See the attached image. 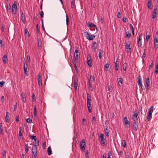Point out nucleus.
<instances>
[{
  "label": "nucleus",
  "mask_w": 158,
  "mask_h": 158,
  "mask_svg": "<svg viewBox=\"0 0 158 158\" xmlns=\"http://www.w3.org/2000/svg\"><path fill=\"white\" fill-rule=\"evenodd\" d=\"M84 34L86 38L89 40H93L95 37V36L91 35L88 32H84Z\"/></svg>",
  "instance_id": "nucleus-1"
},
{
  "label": "nucleus",
  "mask_w": 158,
  "mask_h": 158,
  "mask_svg": "<svg viewBox=\"0 0 158 158\" xmlns=\"http://www.w3.org/2000/svg\"><path fill=\"white\" fill-rule=\"evenodd\" d=\"M104 135L103 134H101L99 137V140L102 146H103L105 143V139L104 138Z\"/></svg>",
  "instance_id": "nucleus-2"
},
{
  "label": "nucleus",
  "mask_w": 158,
  "mask_h": 158,
  "mask_svg": "<svg viewBox=\"0 0 158 158\" xmlns=\"http://www.w3.org/2000/svg\"><path fill=\"white\" fill-rule=\"evenodd\" d=\"M80 147L81 150H84L85 149V143L84 139H83L80 142Z\"/></svg>",
  "instance_id": "nucleus-3"
},
{
  "label": "nucleus",
  "mask_w": 158,
  "mask_h": 158,
  "mask_svg": "<svg viewBox=\"0 0 158 158\" xmlns=\"http://www.w3.org/2000/svg\"><path fill=\"white\" fill-rule=\"evenodd\" d=\"M32 154L33 156V158H36L37 155V148L35 147H32Z\"/></svg>",
  "instance_id": "nucleus-4"
},
{
  "label": "nucleus",
  "mask_w": 158,
  "mask_h": 158,
  "mask_svg": "<svg viewBox=\"0 0 158 158\" xmlns=\"http://www.w3.org/2000/svg\"><path fill=\"white\" fill-rule=\"evenodd\" d=\"M142 36V34H141L139 35V37L138 41L137 42L138 46L139 47H140L142 46V42H141V38Z\"/></svg>",
  "instance_id": "nucleus-5"
},
{
  "label": "nucleus",
  "mask_w": 158,
  "mask_h": 158,
  "mask_svg": "<svg viewBox=\"0 0 158 158\" xmlns=\"http://www.w3.org/2000/svg\"><path fill=\"white\" fill-rule=\"evenodd\" d=\"M145 85H146V89L147 90H148L149 89V87L150 85V82L149 81V77H147L146 78V82H145Z\"/></svg>",
  "instance_id": "nucleus-6"
},
{
  "label": "nucleus",
  "mask_w": 158,
  "mask_h": 158,
  "mask_svg": "<svg viewBox=\"0 0 158 158\" xmlns=\"http://www.w3.org/2000/svg\"><path fill=\"white\" fill-rule=\"evenodd\" d=\"M92 63L91 61V58L90 55H88L87 58V64L90 67H91L92 66L91 64Z\"/></svg>",
  "instance_id": "nucleus-7"
},
{
  "label": "nucleus",
  "mask_w": 158,
  "mask_h": 158,
  "mask_svg": "<svg viewBox=\"0 0 158 158\" xmlns=\"http://www.w3.org/2000/svg\"><path fill=\"white\" fill-rule=\"evenodd\" d=\"M130 44L129 41H127L126 43L125 47L126 48V49L127 50V52H131V48H130Z\"/></svg>",
  "instance_id": "nucleus-8"
},
{
  "label": "nucleus",
  "mask_w": 158,
  "mask_h": 158,
  "mask_svg": "<svg viewBox=\"0 0 158 158\" xmlns=\"http://www.w3.org/2000/svg\"><path fill=\"white\" fill-rule=\"evenodd\" d=\"M137 111H135L133 115L132 116V119L134 121H135L137 120V116H138Z\"/></svg>",
  "instance_id": "nucleus-9"
},
{
  "label": "nucleus",
  "mask_w": 158,
  "mask_h": 158,
  "mask_svg": "<svg viewBox=\"0 0 158 158\" xmlns=\"http://www.w3.org/2000/svg\"><path fill=\"white\" fill-rule=\"evenodd\" d=\"M38 81L39 86H42V77L39 74L38 76Z\"/></svg>",
  "instance_id": "nucleus-10"
},
{
  "label": "nucleus",
  "mask_w": 158,
  "mask_h": 158,
  "mask_svg": "<svg viewBox=\"0 0 158 158\" xmlns=\"http://www.w3.org/2000/svg\"><path fill=\"white\" fill-rule=\"evenodd\" d=\"M74 57L76 59H78V50L77 48H76L74 54Z\"/></svg>",
  "instance_id": "nucleus-11"
},
{
  "label": "nucleus",
  "mask_w": 158,
  "mask_h": 158,
  "mask_svg": "<svg viewBox=\"0 0 158 158\" xmlns=\"http://www.w3.org/2000/svg\"><path fill=\"white\" fill-rule=\"evenodd\" d=\"M117 81L118 83V85L120 86H121L123 85V79L122 78H119L117 79Z\"/></svg>",
  "instance_id": "nucleus-12"
},
{
  "label": "nucleus",
  "mask_w": 158,
  "mask_h": 158,
  "mask_svg": "<svg viewBox=\"0 0 158 158\" xmlns=\"http://www.w3.org/2000/svg\"><path fill=\"white\" fill-rule=\"evenodd\" d=\"M157 8L155 6L152 15V18L154 19L156 17V14Z\"/></svg>",
  "instance_id": "nucleus-13"
},
{
  "label": "nucleus",
  "mask_w": 158,
  "mask_h": 158,
  "mask_svg": "<svg viewBox=\"0 0 158 158\" xmlns=\"http://www.w3.org/2000/svg\"><path fill=\"white\" fill-rule=\"evenodd\" d=\"M133 128L135 131H137L138 129V125L136 122H134L133 123Z\"/></svg>",
  "instance_id": "nucleus-14"
},
{
  "label": "nucleus",
  "mask_w": 158,
  "mask_h": 158,
  "mask_svg": "<svg viewBox=\"0 0 158 158\" xmlns=\"http://www.w3.org/2000/svg\"><path fill=\"white\" fill-rule=\"evenodd\" d=\"M6 114L5 119L7 123H9L10 122L9 114L8 112H6Z\"/></svg>",
  "instance_id": "nucleus-15"
},
{
  "label": "nucleus",
  "mask_w": 158,
  "mask_h": 158,
  "mask_svg": "<svg viewBox=\"0 0 158 158\" xmlns=\"http://www.w3.org/2000/svg\"><path fill=\"white\" fill-rule=\"evenodd\" d=\"M141 77L139 75L138 77V84L141 87L142 89H143L142 87L143 85H142V84L141 82Z\"/></svg>",
  "instance_id": "nucleus-16"
},
{
  "label": "nucleus",
  "mask_w": 158,
  "mask_h": 158,
  "mask_svg": "<svg viewBox=\"0 0 158 158\" xmlns=\"http://www.w3.org/2000/svg\"><path fill=\"white\" fill-rule=\"evenodd\" d=\"M87 107L88 109L89 112V113H91L92 110V107L91 106V102H87Z\"/></svg>",
  "instance_id": "nucleus-17"
},
{
  "label": "nucleus",
  "mask_w": 158,
  "mask_h": 158,
  "mask_svg": "<svg viewBox=\"0 0 158 158\" xmlns=\"http://www.w3.org/2000/svg\"><path fill=\"white\" fill-rule=\"evenodd\" d=\"M92 48V50L95 52H96L97 48V44L96 42H95L93 43Z\"/></svg>",
  "instance_id": "nucleus-18"
},
{
  "label": "nucleus",
  "mask_w": 158,
  "mask_h": 158,
  "mask_svg": "<svg viewBox=\"0 0 158 158\" xmlns=\"http://www.w3.org/2000/svg\"><path fill=\"white\" fill-rule=\"evenodd\" d=\"M124 122L125 124L128 125L129 126L130 125V123L127 119L126 117H125L123 118Z\"/></svg>",
  "instance_id": "nucleus-19"
},
{
  "label": "nucleus",
  "mask_w": 158,
  "mask_h": 158,
  "mask_svg": "<svg viewBox=\"0 0 158 158\" xmlns=\"http://www.w3.org/2000/svg\"><path fill=\"white\" fill-rule=\"evenodd\" d=\"M7 59V56L6 55H4L2 58L3 63L4 64H6Z\"/></svg>",
  "instance_id": "nucleus-20"
},
{
  "label": "nucleus",
  "mask_w": 158,
  "mask_h": 158,
  "mask_svg": "<svg viewBox=\"0 0 158 158\" xmlns=\"http://www.w3.org/2000/svg\"><path fill=\"white\" fill-rule=\"evenodd\" d=\"M21 19L22 21V22L24 23L25 22L26 20L25 19V15L23 14V13H22L21 15Z\"/></svg>",
  "instance_id": "nucleus-21"
},
{
  "label": "nucleus",
  "mask_w": 158,
  "mask_h": 158,
  "mask_svg": "<svg viewBox=\"0 0 158 158\" xmlns=\"http://www.w3.org/2000/svg\"><path fill=\"white\" fill-rule=\"evenodd\" d=\"M119 62L117 60H116L115 64V68L116 70H118L119 68Z\"/></svg>",
  "instance_id": "nucleus-22"
},
{
  "label": "nucleus",
  "mask_w": 158,
  "mask_h": 158,
  "mask_svg": "<svg viewBox=\"0 0 158 158\" xmlns=\"http://www.w3.org/2000/svg\"><path fill=\"white\" fill-rule=\"evenodd\" d=\"M22 97L23 99V102L24 103L26 101L25 94L23 93H22Z\"/></svg>",
  "instance_id": "nucleus-23"
},
{
  "label": "nucleus",
  "mask_w": 158,
  "mask_h": 158,
  "mask_svg": "<svg viewBox=\"0 0 158 158\" xmlns=\"http://www.w3.org/2000/svg\"><path fill=\"white\" fill-rule=\"evenodd\" d=\"M77 78L74 79V88L75 90L77 91Z\"/></svg>",
  "instance_id": "nucleus-24"
},
{
  "label": "nucleus",
  "mask_w": 158,
  "mask_h": 158,
  "mask_svg": "<svg viewBox=\"0 0 158 158\" xmlns=\"http://www.w3.org/2000/svg\"><path fill=\"white\" fill-rule=\"evenodd\" d=\"M155 48L157 49L158 48V40H154Z\"/></svg>",
  "instance_id": "nucleus-25"
},
{
  "label": "nucleus",
  "mask_w": 158,
  "mask_h": 158,
  "mask_svg": "<svg viewBox=\"0 0 158 158\" xmlns=\"http://www.w3.org/2000/svg\"><path fill=\"white\" fill-rule=\"evenodd\" d=\"M87 102H91V97L90 95L88 94H87Z\"/></svg>",
  "instance_id": "nucleus-26"
},
{
  "label": "nucleus",
  "mask_w": 158,
  "mask_h": 158,
  "mask_svg": "<svg viewBox=\"0 0 158 158\" xmlns=\"http://www.w3.org/2000/svg\"><path fill=\"white\" fill-rule=\"evenodd\" d=\"M48 155H50L52 154L51 148L50 146H49L48 148Z\"/></svg>",
  "instance_id": "nucleus-27"
},
{
  "label": "nucleus",
  "mask_w": 158,
  "mask_h": 158,
  "mask_svg": "<svg viewBox=\"0 0 158 158\" xmlns=\"http://www.w3.org/2000/svg\"><path fill=\"white\" fill-rule=\"evenodd\" d=\"M88 26L89 27H95L96 28L97 31V27H96V26L94 24H93L92 23H88Z\"/></svg>",
  "instance_id": "nucleus-28"
},
{
  "label": "nucleus",
  "mask_w": 158,
  "mask_h": 158,
  "mask_svg": "<svg viewBox=\"0 0 158 158\" xmlns=\"http://www.w3.org/2000/svg\"><path fill=\"white\" fill-rule=\"evenodd\" d=\"M82 126H84L85 125L87 124V121L86 120L85 118H83L82 120Z\"/></svg>",
  "instance_id": "nucleus-29"
},
{
  "label": "nucleus",
  "mask_w": 158,
  "mask_h": 158,
  "mask_svg": "<svg viewBox=\"0 0 158 158\" xmlns=\"http://www.w3.org/2000/svg\"><path fill=\"white\" fill-rule=\"evenodd\" d=\"M17 8V6L16 3V2H15V3L13 4L12 6V9L16 10Z\"/></svg>",
  "instance_id": "nucleus-30"
},
{
  "label": "nucleus",
  "mask_w": 158,
  "mask_h": 158,
  "mask_svg": "<svg viewBox=\"0 0 158 158\" xmlns=\"http://www.w3.org/2000/svg\"><path fill=\"white\" fill-rule=\"evenodd\" d=\"M152 0H149L148 2V7L150 9H151V8H150V6H151Z\"/></svg>",
  "instance_id": "nucleus-31"
},
{
  "label": "nucleus",
  "mask_w": 158,
  "mask_h": 158,
  "mask_svg": "<svg viewBox=\"0 0 158 158\" xmlns=\"http://www.w3.org/2000/svg\"><path fill=\"white\" fill-rule=\"evenodd\" d=\"M155 73L156 74L158 73V64H156Z\"/></svg>",
  "instance_id": "nucleus-32"
},
{
  "label": "nucleus",
  "mask_w": 158,
  "mask_h": 158,
  "mask_svg": "<svg viewBox=\"0 0 158 158\" xmlns=\"http://www.w3.org/2000/svg\"><path fill=\"white\" fill-rule=\"evenodd\" d=\"M99 51H100L98 55V57L100 59H101L102 55V51L101 50H100Z\"/></svg>",
  "instance_id": "nucleus-33"
},
{
  "label": "nucleus",
  "mask_w": 158,
  "mask_h": 158,
  "mask_svg": "<svg viewBox=\"0 0 158 158\" xmlns=\"http://www.w3.org/2000/svg\"><path fill=\"white\" fill-rule=\"evenodd\" d=\"M71 6L72 8H73L75 6V0H71Z\"/></svg>",
  "instance_id": "nucleus-34"
},
{
  "label": "nucleus",
  "mask_w": 158,
  "mask_h": 158,
  "mask_svg": "<svg viewBox=\"0 0 158 158\" xmlns=\"http://www.w3.org/2000/svg\"><path fill=\"white\" fill-rule=\"evenodd\" d=\"M19 136H21L22 135V134H23V129L21 127H19Z\"/></svg>",
  "instance_id": "nucleus-35"
},
{
  "label": "nucleus",
  "mask_w": 158,
  "mask_h": 158,
  "mask_svg": "<svg viewBox=\"0 0 158 158\" xmlns=\"http://www.w3.org/2000/svg\"><path fill=\"white\" fill-rule=\"evenodd\" d=\"M109 65H110V64L109 63H106L105 65L104 69L106 70H107L108 69V68H109Z\"/></svg>",
  "instance_id": "nucleus-36"
},
{
  "label": "nucleus",
  "mask_w": 158,
  "mask_h": 158,
  "mask_svg": "<svg viewBox=\"0 0 158 158\" xmlns=\"http://www.w3.org/2000/svg\"><path fill=\"white\" fill-rule=\"evenodd\" d=\"M152 114L150 112H148V116L147 117V119L148 121H149L150 119V118L152 116Z\"/></svg>",
  "instance_id": "nucleus-37"
},
{
  "label": "nucleus",
  "mask_w": 158,
  "mask_h": 158,
  "mask_svg": "<svg viewBox=\"0 0 158 158\" xmlns=\"http://www.w3.org/2000/svg\"><path fill=\"white\" fill-rule=\"evenodd\" d=\"M11 6L10 5V4H7V6H6V10L7 11H8L11 10Z\"/></svg>",
  "instance_id": "nucleus-38"
},
{
  "label": "nucleus",
  "mask_w": 158,
  "mask_h": 158,
  "mask_svg": "<svg viewBox=\"0 0 158 158\" xmlns=\"http://www.w3.org/2000/svg\"><path fill=\"white\" fill-rule=\"evenodd\" d=\"M39 141L36 140V142H35V143H34L33 147H35L36 148H37V147L39 146Z\"/></svg>",
  "instance_id": "nucleus-39"
},
{
  "label": "nucleus",
  "mask_w": 158,
  "mask_h": 158,
  "mask_svg": "<svg viewBox=\"0 0 158 158\" xmlns=\"http://www.w3.org/2000/svg\"><path fill=\"white\" fill-rule=\"evenodd\" d=\"M36 108L35 106L34 107V111L33 112V114L35 116H36Z\"/></svg>",
  "instance_id": "nucleus-40"
},
{
  "label": "nucleus",
  "mask_w": 158,
  "mask_h": 158,
  "mask_svg": "<svg viewBox=\"0 0 158 158\" xmlns=\"http://www.w3.org/2000/svg\"><path fill=\"white\" fill-rule=\"evenodd\" d=\"M123 146V148H125L126 147V142L125 140H124L123 141V143H122Z\"/></svg>",
  "instance_id": "nucleus-41"
},
{
  "label": "nucleus",
  "mask_w": 158,
  "mask_h": 158,
  "mask_svg": "<svg viewBox=\"0 0 158 158\" xmlns=\"http://www.w3.org/2000/svg\"><path fill=\"white\" fill-rule=\"evenodd\" d=\"M66 24L67 25H69V19L68 18V15L67 14L66 15Z\"/></svg>",
  "instance_id": "nucleus-42"
},
{
  "label": "nucleus",
  "mask_w": 158,
  "mask_h": 158,
  "mask_svg": "<svg viewBox=\"0 0 158 158\" xmlns=\"http://www.w3.org/2000/svg\"><path fill=\"white\" fill-rule=\"evenodd\" d=\"M36 137L35 136L31 135V138L32 139H34V141H35V142H36L37 139Z\"/></svg>",
  "instance_id": "nucleus-43"
},
{
  "label": "nucleus",
  "mask_w": 158,
  "mask_h": 158,
  "mask_svg": "<svg viewBox=\"0 0 158 158\" xmlns=\"http://www.w3.org/2000/svg\"><path fill=\"white\" fill-rule=\"evenodd\" d=\"M2 124L0 123V134H2Z\"/></svg>",
  "instance_id": "nucleus-44"
},
{
  "label": "nucleus",
  "mask_w": 158,
  "mask_h": 158,
  "mask_svg": "<svg viewBox=\"0 0 158 158\" xmlns=\"http://www.w3.org/2000/svg\"><path fill=\"white\" fill-rule=\"evenodd\" d=\"M6 151H4L2 152L3 157L2 158H6Z\"/></svg>",
  "instance_id": "nucleus-45"
},
{
  "label": "nucleus",
  "mask_w": 158,
  "mask_h": 158,
  "mask_svg": "<svg viewBox=\"0 0 158 158\" xmlns=\"http://www.w3.org/2000/svg\"><path fill=\"white\" fill-rule=\"evenodd\" d=\"M153 110V106H152L150 107V109L149 110L148 112H150L151 113H152Z\"/></svg>",
  "instance_id": "nucleus-46"
},
{
  "label": "nucleus",
  "mask_w": 158,
  "mask_h": 158,
  "mask_svg": "<svg viewBox=\"0 0 158 158\" xmlns=\"http://www.w3.org/2000/svg\"><path fill=\"white\" fill-rule=\"evenodd\" d=\"M108 157L107 158H112V155L111 152H110L108 153Z\"/></svg>",
  "instance_id": "nucleus-47"
},
{
  "label": "nucleus",
  "mask_w": 158,
  "mask_h": 158,
  "mask_svg": "<svg viewBox=\"0 0 158 158\" xmlns=\"http://www.w3.org/2000/svg\"><path fill=\"white\" fill-rule=\"evenodd\" d=\"M123 70L126 71V70L127 68V64L126 63H124L123 65Z\"/></svg>",
  "instance_id": "nucleus-48"
},
{
  "label": "nucleus",
  "mask_w": 158,
  "mask_h": 158,
  "mask_svg": "<svg viewBox=\"0 0 158 158\" xmlns=\"http://www.w3.org/2000/svg\"><path fill=\"white\" fill-rule=\"evenodd\" d=\"M38 44L39 46H41V41L40 38L38 39Z\"/></svg>",
  "instance_id": "nucleus-49"
},
{
  "label": "nucleus",
  "mask_w": 158,
  "mask_h": 158,
  "mask_svg": "<svg viewBox=\"0 0 158 158\" xmlns=\"http://www.w3.org/2000/svg\"><path fill=\"white\" fill-rule=\"evenodd\" d=\"M28 65L27 64H26V63H24V69H27Z\"/></svg>",
  "instance_id": "nucleus-50"
},
{
  "label": "nucleus",
  "mask_w": 158,
  "mask_h": 158,
  "mask_svg": "<svg viewBox=\"0 0 158 158\" xmlns=\"http://www.w3.org/2000/svg\"><path fill=\"white\" fill-rule=\"evenodd\" d=\"M32 101L35 102V96L34 94H33L32 97Z\"/></svg>",
  "instance_id": "nucleus-51"
},
{
  "label": "nucleus",
  "mask_w": 158,
  "mask_h": 158,
  "mask_svg": "<svg viewBox=\"0 0 158 158\" xmlns=\"http://www.w3.org/2000/svg\"><path fill=\"white\" fill-rule=\"evenodd\" d=\"M154 40H158V32L157 31L156 32V35L154 38Z\"/></svg>",
  "instance_id": "nucleus-52"
},
{
  "label": "nucleus",
  "mask_w": 158,
  "mask_h": 158,
  "mask_svg": "<svg viewBox=\"0 0 158 158\" xmlns=\"http://www.w3.org/2000/svg\"><path fill=\"white\" fill-rule=\"evenodd\" d=\"M25 34L27 36L29 35V33L28 32V31L27 29H25Z\"/></svg>",
  "instance_id": "nucleus-53"
},
{
  "label": "nucleus",
  "mask_w": 158,
  "mask_h": 158,
  "mask_svg": "<svg viewBox=\"0 0 158 158\" xmlns=\"http://www.w3.org/2000/svg\"><path fill=\"white\" fill-rule=\"evenodd\" d=\"M146 41L148 42L149 41L150 38V36L149 35H147V33L146 34Z\"/></svg>",
  "instance_id": "nucleus-54"
},
{
  "label": "nucleus",
  "mask_w": 158,
  "mask_h": 158,
  "mask_svg": "<svg viewBox=\"0 0 158 158\" xmlns=\"http://www.w3.org/2000/svg\"><path fill=\"white\" fill-rule=\"evenodd\" d=\"M26 121L29 123H30L32 122V120L30 118H27L26 119Z\"/></svg>",
  "instance_id": "nucleus-55"
},
{
  "label": "nucleus",
  "mask_w": 158,
  "mask_h": 158,
  "mask_svg": "<svg viewBox=\"0 0 158 158\" xmlns=\"http://www.w3.org/2000/svg\"><path fill=\"white\" fill-rule=\"evenodd\" d=\"M78 59H76L75 58L73 60V63L74 65L77 64V61Z\"/></svg>",
  "instance_id": "nucleus-56"
},
{
  "label": "nucleus",
  "mask_w": 158,
  "mask_h": 158,
  "mask_svg": "<svg viewBox=\"0 0 158 158\" xmlns=\"http://www.w3.org/2000/svg\"><path fill=\"white\" fill-rule=\"evenodd\" d=\"M5 83V81L0 82V86L1 87H3Z\"/></svg>",
  "instance_id": "nucleus-57"
},
{
  "label": "nucleus",
  "mask_w": 158,
  "mask_h": 158,
  "mask_svg": "<svg viewBox=\"0 0 158 158\" xmlns=\"http://www.w3.org/2000/svg\"><path fill=\"white\" fill-rule=\"evenodd\" d=\"M27 69H24V74L26 75L27 76L28 75V73L27 71Z\"/></svg>",
  "instance_id": "nucleus-58"
},
{
  "label": "nucleus",
  "mask_w": 158,
  "mask_h": 158,
  "mask_svg": "<svg viewBox=\"0 0 158 158\" xmlns=\"http://www.w3.org/2000/svg\"><path fill=\"white\" fill-rule=\"evenodd\" d=\"M145 56H146V54H145V52H144L142 56V58L143 59L142 61L143 62L144 61V58H145Z\"/></svg>",
  "instance_id": "nucleus-59"
},
{
  "label": "nucleus",
  "mask_w": 158,
  "mask_h": 158,
  "mask_svg": "<svg viewBox=\"0 0 158 158\" xmlns=\"http://www.w3.org/2000/svg\"><path fill=\"white\" fill-rule=\"evenodd\" d=\"M75 67V69L77 71V72H79V71L78 70L77 66V64L74 65Z\"/></svg>",
  "instance_id": "nucleus-60"
},
{
  "label": "nucleus",
  "mask_w": 158,
  "mask_h": 158,
  "mask_svg": "<svg viewBox=\"0 0 158 158\" xmlns=\"http://www.w3.org/2000/svg\"><path fill=\"white\" fill-rule=\"evenodd\" d=\"M88 84L89 85V88H92V86L91 84L90 83V81L89 79L88 80Z\"/></svg>",
  "instance_id": "nucleus-61"
},
{
  "label": "nucleus",
  "mask_w": 158,
  "mask_h": 158,
  "mask_svg": "<svg viewBox=\"0 0 158 158\" xmlns=\"http://www.w3.org/2000/svg\"><path fill=\"white\" fill-rule=\"evenodd\" d=\"M40 16L41 18L44 17V12L43 11H42L40 13Z\"/></svg>",
  "instance_id": "nucleus-62"
},
{
  "label": "nucleus",
  "mask_w": 158,
  "mask_h": 158,
  "mask_svg": "<svg viewBox=\"0 0 158 158\" xmlns=\"http://www.w3.org/2000/svg\"><path fill=\"white\" fill-rule=\"evenodd\" d=\"M108 127H106V128L105 130V132H109L110 130L109 129L107 128Z\"/></svg>",
  "instance_id": "nucleus-63"
},
{
  "label": "nucleus",
  "mask_w": 158,
  "mask_h": 158,
  "mask_svg": "<svg viewBox=\"0 0 158 158\" xmlns=\"http://www.w3.org/2000/svg\"><path fill=\"white\" fill-rule=\"evenodd\" d=\"M90 79H91V80L92 81H94L95 79H94V76H90Z\"/></svg>",
  "instance_id": "nucleus-64"
}]
</instances>
